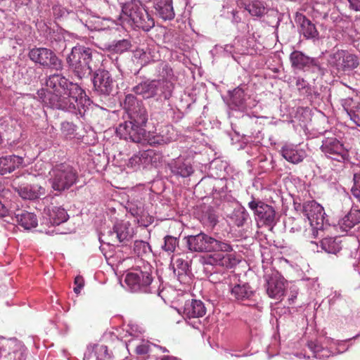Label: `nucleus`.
<instances>
[{"label":"nucleus","mask_w":360,"mask_h":360,"mask_svg":"<svg viewBox=\"0 0 360 360\" xmlns=\"http://www.w3.org/2000/svg\"><path fill=\"white\" fill-rule=\"evenodd\" d=\"M75 126L72 122H62L61 131L65 136H72L75 134Z\"/></svg>","instance_id":"43"},{"label":"nucleus","mask_w":360,"mask_h":360,"mask_svg":"<svg viewBox=\"0 0 360 360\" xmlns=\"http://www.w3.org/2000/svg\"><path fill=\"white\" fill-rule=\"evenodd\" d=\"M161 85L160 80H147L134 86L132 91L136 94L141 96L144 99H148L157 96Z\"/></svg>","instance_id":"18"},{"label":"nucleus","mask_w":360,"mask_h":360,"mask_svg":"<svg viewBox=\"0 0 360 360\" xmlns=\"http://www.w3.org/2000/svg\"><path fill=\"white\" fill-rule=\"evenodd\" d=\"M350 6L356 11H360V0H349Z\"/></svg>","instance_id":"47"},{"label":"nucleus","mask_w":360,"mask_h":360,"mask_svg":"<svg viewBox=\"0 0 360 360\" xmlns=\"http://www.w3.org/2000/svg\"><path fill=\"white\" fill-rule=\"evenodd\" d=\"M295 22L300 26V32L306 39H314L318 37L319 32L316 26L306 16L302 13H297Z\"/></svg>","instance_id":"21"},{"label":"nucleus","mask_w":360,"mask_h":360,"mask_svg":"<svg viewBox=\"0 0 360 360\" xmlns=\"http://www.w3.org/2000/svg\"><path fill=\"white\" fill-rule=\"evenodd\" d=\"M292 66L298 69H303L305 67L317 66V60L315 58H309L298 51H293L290 56Z\"/></svg>","instance_id":"27"},{"label":"nucleus","mask_w":360,"mask_h":360,"mask_svg":"<svg viewBox=\"0 0 360 360\" xmlns=\"http://www.w3.org/2000/svg\"><path fill=\"white\" fill-rule=\"evenodd\" d=\"M5 192V187L4 184L0 182V196L3 195L4 193Z\"/></svg>","instance_id":"50"},{"label":"nucleus","mask_w":360,"mask_h":360,"mask_svg":"<svg viewBox=\"0 0 360 360\" xmlns=\"http://www.w3.org/2000/svg\"><path fill=\"white\" fill-rule=\"evenodd\" d=\"M149 352V346L145 344L139 345L136 347V352L138 354H146Z\"/></svg>","instance_id":"46"},{"label":"nucleus","mask_w":360,"mask_h":360,"mask_svg":"<svg viewBox=\"0 0 360 360\" xmlns=\"http://www.w3.org/2000/svg\"><path fill=\"white\" fill-rule=\"evenodd\" d=\"M163 352H168L167 349H163Z\"/></svg>","instance_id":"52"},{"label":"nucleus","mask_w":360,"mask_h":360,"mask_svg":"<svg viewBox=\"0 0 360 360\" xmlns=\"http://www.w3.org/2000/svg\"><path fill=\"white\" fill-rule=\"evenodd\" d=\"M174 273L181 279V277L187 274L189 269L188 262L182 258H177L173 264Z\"/></svg>","instance_id":"36"},{"label":"nucleus","mask_w":360,"mask_h":360,"mask_svg":"<svg viewBox=\"0 0 360 360\" xmlns=\"http://www.w3.org/2000/svg\"><path fill=\"white\" fill-rule=\"evenodd\" d=\"M151 2L157 14L163 20H172L174 18L172 0H151Z\"/></svg>","instance_id":"23"},{"label":"nucleus","mask_w":360,"mask_h":360,"mask_svg":"<svg viewBox=\"0 0 360 360\" xmlns=\"http://www.w3.org/2000/svg\"><path fill=\"white\" fill-rule=\"evenodd\" d=\"M171 128L169 127H165V129L162 130L161 133L159 135L154 136L149 139V143L151 146H160L167 144L172 141V138L171 136H165L162 134L165 131L168 133L169 132V129Z\"/></svg>","instance_id":"35"},{"label":"nucleus","mask_w":360,"mask_h":360,"mask_svg":"<svg viewBox=\"0 0 360 360\" xmlns=\"http://www.w3.org/2000/svg\"><path fill=\"white\" fill-rule=\"evenodd\" d=\"M153 281L152 268L148 263L134 267L127 274L124 282L132 292H148Z\"/></svg>","instance_id":"7"},{"label":"nucleus","mask_w":360,"mask_h":360,"mask_svg":"<svg viewBox=\"0 0 360 360\" xmlns=\"http://www.w3.org/2000/svg\"><path fill=\"white\" fill-rule=\"evenodd\" d=\"M360 224V210H351L338 222V226L342 231L347 232L356 225Z\"/></svg>","instance_id":"28"},{"label":"nucleus","mask_w":360,"mask_h":360,"mask_svg":"<svg viewBox=\"0 0 360 360\" xmlns=\"http://www.w3.org/2000/svg\"><path fill=\"white\" fill-rule=\"evenodd\" d=\"M161 360H179L177 358L172 356H166L161 359Z\"/></svg>","instance_id":"49"},{"label":"nucleus","mask_w":360,"mask_h":360,"mask_svg":"<svg viewBox=\"0 0 360 360\" xmlns=\"http://www.w3.org/2000/svg\"><path fill=\"white\" fill-rule=\"evenodd\" d=\"M134 245L135 248L143 246V248H145L148 245V243L142 240H136Z\"/></svg>","instance_id":"48"},{"label":"nucleus","mask_w":360,"mask_h":360,"mask_svg":"<svg viewBox=\"0 0 360 360\" xmlns=\"http://www.w3.org/2000/svg\"><path fill=\"white\" fill-rule=\"evenodd\" d=\"M23 163V158L18 155H6L0 158V174H10Z\"/></svg>","instance_id":"22"},{"label":"nucleus","mask_w":360,"mask_h":360,"mask_svg":"<svg viewBox=\"0 0 360 360\" xmlns=\"http://www.w3.org/2000/svg\"><path fill=\"white\" fill-rule=\"evenodd\" d=\"M321 150L329 158L340 162H344L348 157L347 150L335 138H328L323 141Z\"/></svg>","instance_id":"15"},{"label":"nucleus","mask_w":360,"mask_h":360,"mask_svg":"<svg viewBox=\"0 0 360 360\" xmlns=\"http://www.w3.org/2000/svg\"><path fill=\"white\" fill-rule=\"evenodd\" d=\"M46 86L54 90V93L60 94L69 87L67 79L59 74L51 75L46 80Z\"/></svg>","instance_id":"29"},{"label":"nucleus","mask_w":360,"mask_h":360,"mask_svg":"<svg viewBox=\"0 0 360 360\" xmlns=\"http://www.w3.org/2000/svg\"><path fill=\"white\" fill-rule=\"evenodd\" d=\"M74 284L75 287L74 288V292L76 294H79L82 290V288L84 285V279L82 276H77L74 281Z\"/></svg>","instance_id":"44"},{"label":"nucleus","mask_w":360,"mask_h":360,"mask_svg":"<svg viewBox=\"0 0 360 360\" xmlns=\"http://www.w3.org/2000/svg\"><path fill=\"white\" fill-rule=\"evenodd\" d=\"M95 90L101 94L110 95L113 89V79L110 72L105 70H97L94 75Z\"/></svg>","instance_id":"17"},{"label":"nucleus","mask_w":360,"mask_h":360,"mask_svg":"<svg viewBox=\"0 0 360 360\" xmlns=\"http://www.w3.org/2000/svg\"><path fill=\"white\" fill-rule=\"evenodd\" d=\"M282 156L289 162L297 164L304 160L306 153L304 150H298L292 145H285L281 150Z\"/></svg>","instance_id":"26"},{"label":"nucleus","mask_w":360,"mask_h":360,"mask_svg":"<svg viewBox=\"0 0 360 360\" xmlns=\"http://www.w3.org/2000/svg\"><path fill=\"white\" fill-rule=\"evenodd\" d=\"M246 9L253 16H262L266 13V8L263 3L259 1H255L250 4Z\"/></svg>","instance_id":"37"},{"label":"nucleus","mask_w":360,"mask_h":360,"mask_svg":"<svg viewBox=\"0 0 360 360\" xmlns=\"http://www.w3.org/2000/svg\"><path fill=\"white\" fill-rule=\"evenodd\" d=\"M231 295L238 302H255V292L248 283L236 284L230 290Z\"/></svg>","instance_id":"19"},{"label":"nucleus","mask_w":360,"mask_h":360,"mask_svg":"<svg viewBox=\"0 0 360 360\" xmlns=\"http://www.w3.org/2000/svg\"><path fill=\"white\" fill-rule=\"evenodd\" d=\"M328 63L338 72L352 70L359 65L357 56L344 50H338L331 53L329 56Z\"/></svg>","instance_id":"11"},{"label":"nucleus","mask_w":360,"mask_h":360,"mask_svg":"<svg viewBox=\"0 0 360 360\" xmlns=\"http://www.w3.org/2000/svg\"><path fill=\"white\" fill-rule=\"evenodd\" d=\"M321 248L328 253L337 254L341 250V241L339 238L327 237L321 241Z\"/></svg>","instance_id":"32"},{"label":"nucleus","mask_w":360,"mask_h":360,"mask_svg":"<svg viewBox=\"0 0 360 360\" xmlns=\"http://www.w3.org/2000/svg\"><path fill=\"white\" fill-rule=\"evenodd\" d=\"M248 207L264 225L272 226L274 224L276 211L272 206L262 201L255 200L252 198V200L248 203Z\"/></svg>","instance_id":"13"},{"label":"nucleus","mask_w":360,"mask_h":360,"mask_svg":"<svg viewBox=\"0 0 360 360\" xmlns=\"http://www.w3.org/2000/svg\"><path fill=\"white\" fill-rule=\"evenodd\" d=\"M168 166L172 173L175 176L186 178L193 173L191 164L181 158L172 160Z\"/></svg>","instance_id":"20"},{"label":"nucleus","mask_w":360,"mask_h":360,"mask_svg":"<svg viewBox=\"0 0 360 360\" xmlns=\"http://www.w3.org/2000/svg\"><path fill=\"white\" fill-rule=\"evenodd\" d=\"M100 54L98 51L77 44L72 47L71 53L67 57V63L70 70L79 79L87 77L96 68L99 62Z\"/></svg>","instance_id":"3"},{"label":"nucleus","mask_w":360,"mask_h":360,"mask_svg":"<svg viewBox=\"0 0 360 360\" xmlns=\"http://www.w3.org/2000/svg\"><path fill=\"white\" fill-rule=\"evenodd\" d=\"M18 221L25 229L35 228L38 224L37 216L31 212L23 211L16 215Z\"/></svg>","instance_id":"31"},{"label":"nucleus","mask_w":360,"mask_h":360,"mask_svg":"<svg viewBox=\"0 0 360 360\" xmlns=\"http://www.w3.org/2000/svg\"><path fill=\"white\" fill-rule=\"evenodd\" d=\"M150 155L147 150L139 152L134 155L128 162V166L131 167H139L141 165L146 164L149 162Z\"/></svg>","instance_id":"34"},{"label":"nucleus","mask_w":360,"mask_h":360,"mask_svg":"<svg viewBox=\"0 0 360 360\" xmlns=\"http://www.w3.org/2000/svg\"><path fill=\"white\" fill-rule=\"evenodd\" d=\"M248 217H249V214L245 210H238L234 211L232 218L234 221L235 224L237 226L240 227V226H243L244 225V224L247 221Z\"/></svg>","instance_id":"39"},{"label":"nucleus","mask_w":360,"mask_h":360,"mask_svg":"<svg viewBox=\"0 0 360 360\" xmlns=\"http://www.w3.org/2000/svg\"><path fill=\"white\" fill-rule=\"evenodd\" d=\"M354 186L352 188L353 195L360 201V174L354 175Z\"/></svg>","instance_id":"42"},{"label":"nucleus","mask_w":360,"mask_h":360,"mask_svg":"<svg viewBox=\"0 0 360 360\" xmlns=\"http://www.w3.org/2000/svg\"><path fill=\"white\" fill-rule=\"evenodd\" d=\"M122 12L119 15L120 24L128 25L145 32L155 25L154 19L148 14L138 0H127L121 5Z\"/></svg>","instance_id":"4"},{"label":"nucleus","mask_w":360,"mask_h":360,"mask_svg":"<svg viewBox=\"0 0 360 360\" xmlns=\"http://www.w3.org/2000/svg\"><path fill=\"white\" fill-rule=\"evenodd\" d=\"M164 240L162 249L169 254L173 253L179 245L178 238L172 236H166Z\"/></svg>","instance_id":"38"},{"label":"nucleus","mask_w":360,"mask_h":360,"mask_svg":"<svg viewBox=\"0 0 360 360\" xmlns=\"http://www.w3.org/2000/svg\"><path fill=\"white\" fill-rule=\"evenodd\" d=\"M251 302H248V303H247L246 304L247 305H252V303H250ZM252 305H255V303H252Z\"/></svg>","instance_id":"51"},{"label":"nucleus","mask_w":360,"mask_h":360,"mask_svg":"<svg viewBox=\"0 0 360 360\" xmlns=\"http://www.w3.org/2000/svg\"><path fill=\"white\" fill-rule=\"evenodd\" d=\"M124 108L128 113L129 118L137 125L144 127L148 121V112L141 102L137 101L132 94H127L124 101Z\"/></svg>","instance_id":"9"},{"label":"nucleus","mask_w":360,"mask_h":360,"mask_svg":"<svg viewBox=\"0 0 360 360\" xmlns=\"http://www.w3.org/2000/svg\"><path fill=\"white\" fill-rule=\"evenodd\" d=\"M206 311L204 303L198 300H192L186 303L184 309V316L188 319L202 317Z\"/></svg>","instance_id":"25"},{"label":"nucleus","mask_w":360,"mask_h":360,"mask_svg":"<svg viewBox=\"0 0 360 360\" xmlns=\"http://www.w3.org/2000/svg\"><path fill=\"white\" fill-rule=\"evenodd\" d=\"M266 292L271 298L281 299L285 292L283 279L277 276L270 277L267 281Z\"/></svg>","instance_id":"24"},{"label":"nucleus","mask_w":360,"mask_h":360,"mask_svg":"<svg viewBox=\"0 0 360 360\" xmlns=\"http://www.w3.org/2000/svg\"><path fill=\"white\" fill-rule=\"evenodd\" d=\"M85 355L92 360H105L110 356L108 347L103 344H95L89 347Z\"/></svg>","instance_id":"30"},{"label":"nucleus","mask_w":360,"mask_h":360,"mask_svg":"<svg viewBox=\"0 0 360 360\" xmlns=\"http://www.w3.org/2000/svg\"><path fill=\"white\" fill-rule=\"evenodd\" d=\"M116 132L120 138L130 140L134 143L141 142L146 135L144 128L139 127L130 119L120 124L116 129Z\"/></svg>","instance_id":"12"},{"label":"nucleus","mask_w":360,"mask_h":360,"mask_svg":"<svg viewBox=\"0 0 360 360\" xmlns=\"http://www.w3.org/2000/svg\"><path fill=\"white\" fill-rule=\"evenodd\" d=\"M189 250L195 252H211L206 259V264L231 269L239 262L235 255L229 254L233 250L231 245L217 240L205 233L188 236L186 238Z\"/></svg>","instance_id":"1"},{"label":"nucleus","mask_w":360,"mask_h":360,"mask_svg":"<svg viewBox=\"0 0 360 360\" xmlns=\"http://www.w3.org/2000/svg\"><path fill=\"white\" fill-rule=\"evenodd\" d=\"M134 57L139 60V63H140L141 65L148 64L150 60V52L141 49H137L134 51Z\"/></svg>","instance_id":"40"},{"label":"nucleus","mask_w":360,"mask_h":360,"mask_svg":"<svg viewBox=\"0 0 360 360\" xmlns=\"http://www.w3.org/2000/svg\"><path fill=\"white\" fill-rule=\"evenodd\" d=\"M131 46V43L127 39H122L118 41L115 45H113L112 50L116 53H122L128 50Z\"/></svg>","instance_id":"41"},{"label":"nucleus","mask_w":360,"mask_h":360,"mask_svg":"<svg viewBox=\"0 0 360 360\" xmlns=\"http://www.w3.org/2000/svg\"><path fill=\"white\" fill-rule=\"evenodd\" d=\"M122 12L119 15L120 24L128 25L145 32L155 25L154 19L148 14L138 0H127L121 5Z\"/></svg>","instance_id":"5"},{"label":"nucleus","mask_w":360,"mask_h":360,"mask_svg":"<svg viewBox=\"0 0 360 360\" xmlns=\"http://www.w3.org/2000/svg\"><path fill=\"white\" fill-rule=\"evenodd\" d=\"M27 176H21L14 179L12 181V188L18 195L25 200H35L46 194V188L39 184H32L29 186L26 183Z\"/></svg>","instance_id":"8"},{"label":"nucleus","mask_w":360,"mask_h":360,"mask_svg":"<svg viewBox=\"0 0 360 360\" xmlns=\"http://www.w3.org/2000/svg\"><path fill=\"white\" fill-rule=\"evenodd\" d=\"M49 103L53 108L82 115L89 103L84 91L76 84L69 83V87L61 94H49Z\"/></svg>","instance_id":"2"},{"label":"nucleus","mask_w":360,"mask_h":360,"mask_svg":"<svg viewBox=\"0 0 360 360\" xmlns=\"http://www.w3.org/2000/svg\"><path fill=\"white\" fill-rule=\"evenodd\" d=\"M10 214L11 211L0 200V218L8 217Z\"/></svg>","instance_id":"45"},{"label":"nucleus","mask_w":360,"mask_h":360,"mask_svg":"<svg viewBox=\"0 0 360 360\" xmlns=\"http://www.w3.org/2000/svg\"><path fill=\"white\" fill-rule=\"evenodd\" d=\"M303 212L311 226L316 229L323 228L325 212L320 204L314 200L307 201L303 205Z\"/></svg>","instance_id":"16"},{"label":"nucleus","mask_w":360,"mask_h":360,"mask_svg":"<svg viewBox=\"0 0 360 360\" xmlns=\"http://www.w3.org/2000/svg\"><path fill=\"white\" fill-rule=\"evenodd\" d=\"M29 58L36 63H39L44 68L56 70L62 68L60 60L50 49L46 48H34L30 51Z\"/></svg>","instance_id":"10"},{"label":"nucleus","mask_w":360,"mask_h":360,"mask_svg":"<svg viewBox=\"0 0 360 360\" xmlns=\"http://www.w3.org/2000/svg\"><path fill=\"white\" fill-rule=\"evenodd\" d=\"M68 215L65 209L53 207L49 212V220L53 225H59L68 220Z\"/></svg>","instance_id":"33"},{"label":"nucleus","mask_w":360,"mask_h":360,"mask_svg":"<svg viewBox=\"0 0 360 360\" xmlns=\"http://www.w3.org/2000/svg\"><path fill=\"white\" fill-rule=\"evenodd\" d=\"M49 181L51 188L56 191H64L69 189L77 181L78 175L76 169L66 163L56 165L49 172Z\"/></svg>","instance_id":"6"},{"label":"nucleus","mask_w":360,"mask_h":360,"mask_svg":"<svg viewBox=\"0 0 360 360\" xmlns=\"http://www.w3.org/2000/svg\"><path fill=\"white\" fill-rule=\"evenodd\" d=\"M133 235V229L128 221L116 223L112 230L108 231L106 243L108 245H115L117 243L129 240Z\"/></svg>","instance_id":"14"}]
</instances>
